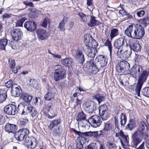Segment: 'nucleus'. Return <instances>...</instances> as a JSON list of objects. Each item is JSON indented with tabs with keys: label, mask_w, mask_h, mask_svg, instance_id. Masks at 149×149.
I'll use <instances>...</instances> for the list:
<instances>
[{
	"label": "nucleus",
	"mask_w": 149,
	"mask_h": 149,
	"mask_svg": "<svg viewBox=\"0 0 149 149\" xmlns=\"http://www.w3.org/2000/svg\"><path fill=\"white\" fill-rule=\"evenodd\" d=\"M142 66L135 65L129 71L130 74L132 77L136 78L138 77V82L136 86L135 92L138 96H140V91L142 86L146 80L149 75V72L146 70H143Z\"/></svg>",
	"instance_id": "obj_1"
},
{
	"label": "nucleus",
	"mask_w": 149,
	"mask_h": 149,
	"mask_svg": "<svg viewBox=\"0 0 149 149\" xmlns=\"http://www.w3.org/2000/svg\"><path fill=\"white\" fill-rule=\"evenodd\" d=\"M84 50L85 53L88 57L91 59H89L84 66V70L88 74H95L98 71L96 64L93 61L94 58L97 52L96 48H85L84 47Z\"/></svg>",
	"instance_id": "obj_2"
},
{
	"label": "nucleus",
	"mask_w": 149,
	"mask_h": 149,
	"mask_svg": "<svg viewBox=\"0 0 149 149\" xmlns=\"http://www.w3.org/2000/svg\"><path fill=\"white\" fill-rule=\"evenodd\" d=\"M125 33L129 37L140 39L145 34V29L141 25L136 24L133 26L131 24L125 30Z\"/></svg>",
	"instance_id": "obj_3"
},
{
	"label": "nucleus",
	"mask_w": 149,
	"mask_h": 149,
	"mask_svg": "<svg viewBox=\"0 0 149 149\" xmlns=\"http://www.w3.org/2000/svg\"><path fill=\"white\" fill-rule=\"evenodd\" d=\"M145 123L142 121L139 125V128L132 136V146L136 148L138 145L141 142L143 139L146 140L147 138V134L144 132Z\"/></svg>",
	"instance_id": "obj_4"
},
{
	"label": "nucleus",
	"mask_w": 149,
	"mask_h": 149,
	"mask_svg": "<svg viewBox=\"0 0 149 149\" xmlns=\"http://www.w3.org/2000/svg\"><path fill=\"white\" fill-rule=\"evenodd\" d=\"M66 71L64 68L60 66L54 70L53 78L56 82L64 79L66 77Z\"/></svg>",
	"instance_id": "obj_5"
},
{
	"label": "nucleus",
	"mask_w": 149,
	"mask_h": 149,
	"mask_svg": "<svg viewBox=\"0 0 149 149\" xmlns=\"http://www.w3.org/2000/svg\"><path fill=\"white\" fill-rule=\"evenodd\" d=\"M113 45L114 47L118 49V52L120 53L123 51V47H127L128 46L126 40L123 37H120L116 39Z\"/></svg>",
	"instance_id": "obj_6"
},
{
	"label": "nucleus",
	"mask_w": 149,
	"mask_h": 149,
	"mask_svg": "<svg viewBox=\"0 0 149 149\" xmlns=\"http://www.w3.org/2000/svg\"><path fill=\"white\" fill-rule=\"evenodd\" d=\"M29 133V130L27 128H22L20 129L17 132H16L14 137L18 141H22L25 136L28 135Z\"/></svg>",
	"instance_id": "obj_7"
},
{
	"label": "nucleus",
	"mask_w": 149,
	"mask_h": 149,
	"mask_svg": "<svg viewBox=\"0 0 149 149\" xmlns=\"http://www.w3.org/2000/svg\"><path fill=\"white\" fill-rule=\"evenodd\" d=\"M88 122L94 128L99 127L102 123L100 117L97 115H93L89 117Z\"/></svg>",
	"instance_id": "obj_8"
},
{
	"label": "nucleus",
	"mask_w": 149,
	"mask_h": 149,
	"mask_svg": "<svg viewBox=\"0 0 149 149\" xmlns=\"http://www.w3.org/2000/svg\"><path fill=\"white\" fill-rule=\"evenodd\" d=\"M107 63V59L105 56L100 55L97 56L95 59L94 63L97 66L104 68L106 66Z\"/></svg>",
	"instance_id": "obj_9"
},
{
	"label": "nucleus",
	"mask_w": 149,
	"mask_h": 149,
	"mask_svg": "<svg viewBox=\"0 0 149 149\" xmlns=\"http://www.w3.org/2000/svg\"><path fill=\"white\" fill-rule=\"evenodd\" d=\"M96 104L94 101H88L83 104L84 109L88 113H92L96 109Z\"/></svg>",
	"instance_id": "obj_10"
},
{
	"label": "nucleus",
	"mask_w": 149,
	"mask_h": 149,
	"mask_svg": "<svg viewBox=\"0 0 149 149\" xmlns=\"http://www.w3.org/2000/svg\"><path fill=\"white\" fill-rule=\"evenodd\" d=\"M16 105L15 103L10 104L5 107L4 111L8 115H16Z\"/></svg>",
	"instance_id": "obj_11"
},
{
	"label": "nucleus",
	"mask_w": 149,
	"mask_h": 149,
	"mask_svg": "<svg viewBox=\"0 0 149 149\" xmlns=\"http://www.w3.org/2000/svg\"><path fill=\"white\" fill-rule=\"evenodd\" d=\"M108 111V107L105 104L102 105L99 107V114L102 119L105 120L108 118L109 117Z\"/></svg>",
	"instance_id": "obj_12"
},
{
	"label": "nucleus",
	"mask_w": 149,
	"mask_h": 149,
	"mask_svg": "<svg viewBox=\"0 0 149 149\" xmlns=\"http://www.w3.org/2000/svg\"><path fill=\"white\" fill-rule=\"evenodd\" d=\"M22 93V91L20 86L14 84L11 88V95L14 97H17Z\"/></svg>",
	"instance_id": "obj_13"
},
{
	"label": "nucleus",
	"mask_w": 149,
	"mask_h": 149,
	"mask_svg": "<svg viewBox=\"0 0 149 149\" xmlns=\"http://www.w3.org/2000/svg\"><path fill=\"white\" fill-rule=\"evenodd\" d=\"M128 45L131 50L132 49L135 52H137L141 49V47L137 40H129Z\"/></svg>",
	"instance_id": "obj_14"
},
{
	"label": "nucleus",
	"mask_w": 149,
	"mask_h": 149,
	"mask_svg": "<svg viewBox=\"0 0 149 149\" xmlns=\"http://www.w3.org/2000/svg\"><path fill=\"white\" fill-rule=\"evenodd\" d=\"M11 34L13 39L16 41L21 39L23 36V33L19 29H15L11 32Z\"/></svg>",
	"instance_id": "obj_15"
},
{
	"label": "nucleus",
	"mask_w": 149,
	"mask_h": 149,
	"mask_svg": "<svg viewBox=\"0 0 149 149\" xmlns=\"http://www.w3.org/2000/svg\"><path fill=\"white\" fill-rule=\"evenodd\" d=\"M28 105H23L20 104L16 106V115L17 113L21 115H26L27 109Z\"/></svg>",
	"instance_id": "obj_16"
},
{
	"label": "nucleus",
	"mask_w": 149,
	"mask_h": 149,
	"mask_svg": "<svg viewBox=\"0 0 149 149\" xmlns=\"http://www.w3.org/2000/svg\"><path fill=\"white\" fill-rule=\"evenodd\" d=\"M75 58L79 63L83 64L85 61V59L82 50H78L76 52Z\"/></svg>",
	"instance_id": "obj_17"
},
{
	"label": "nucleus",
	"mask_w": 149,
	"mask_h": 149,
	"mask_svg": "<svg viewBox=\"0 0 149 149\" xmlns=\"http://www.w3.org/2000/svg\"><path fill=\"white\" fill-rule=\"evenodd\" d=\"M24 27L28 31H33L36 28V24L34 22L26 21L24 24Z\"/></svg>",
	"instance_id": "obj_18"
},
{
	"label": "nucleus",
	"mask_w": 149,
	"mask_h": 149,
	"mask_svg": "<svg viewBox=\"0 0 149 149\" xmlns=\"http://www.w3.org/2000/svg\"><path fill=\"white\" fill-rule=\"evenodd\" d=\"M136 126V122L135 119L130 117L125 126V129L127 130L132 131Z\"/></svg>",
	"instance_id": "obj_19"
},
{
	"label": "nucleus",
	"mask_w": 149,
	"mask_h": 149,
	"mask_svg": "<svg viewBox=\"0 0 149 149\" xmlns=\"http://www.w3.org/2000/svg\"><path fill=\"white\" fill-rule=\"evenodd\" d=\"M5 131L8 133H14L17 130L16 125L15 124L8 123L6 124L5 128Z\"/></svg>",
	"instance_id": "obj_20"
},
{
	"label": "nucleus",
	"mask_w": 149,
	"mask_h": 149,
	"mask_svg": "<svg viewBox=\"0 0 149 149\" xmlns=\"http://www.w3.org/2000/svg\"><path fill=\"white\" fill-rule=\"evenodd\" d=\"M93 40V38L91 35H85L84 41L85 46L84 47H85V48H91Z\"/></svg>",
	"instance_id": "obj_21"
},
{
	"label": "nucleus",
	"mask_w": 149,
	"mask_h": 149,
	"mask_svg": "<svg viewBox=\"0 0 149 149\" xmlns=\"http://www.w3.org/2000/svg\"><path fill=\"white\" fill-rule=\"evenodd\" d=\"M37 34L39 38L42 40H44L48 37V34L46 30L44 29L40 28L37 31Z\"/></svg>",
	"instance_id": "obj_22"
},
{
	"label": "nucleus",
	"mask_w": 149,
	"mask_h": 149,
	"mask_svg": "<svg viewBox=\"0 0 149 149\" xmlns=\"http://www.w3.org/2000/svg\"><path fill=\"white\" fill-rule=\"evenodd\" d=\"M38 112L36 109L32 106L28 105L27 108L26 115L29 114L33 117L36 118L38 116Z\"/></svg>",
	"instance_id": "obj_23"
},
{
	"label": "nucleus",
	"mask_w": 149,
	"mask_h": 149,
	"mask_svg": "<svg viewBox=\"0 0 149 149\" xmlns=\"http://www.w3.org/2000/svg\"><path fill=\"white\" fill-rule=\"evenodd\" d=\"M101 23L98 20L96 19L95 17L91 16V19L87 24L89 27H93L100 25Z\"/></svg>",
	"instance_id": "obj_24"
},
{
	"label": "nucleus",
	"mask_w": 149,
	"mask_h": 149,
	"mask_svg": "<svg viewBox=\"0 0 149 149\" xmlns=\"http://www.w3.org/2000/svg\"><path fill=\"white\" fill-rule=\"evenodd\" d=\"M20 99L27 103L30 102L32 100L33 96L27 93H22L20 96Z\"/></svg>",
	"instance_id": "obj_25"
},
{
	"label": "nucleus",
	"mask_w": 149,
	"mask_h": 149,
	"mask_svg": "<svg viewBox=\"0 0 149 149\" xmlns=\"http://www.w3.org/2000/svg\"><path fill=\"white\" fill-rule=\"evenodd\" d=\"M119 29L118 27H112L111 29L110 33V37L111 40L119 35Z\"/></svg>",
	"instance_id": "obj_26"
},
{
	"label": "nucleus",
	"mask_w": 149,
	"mask_h": 149,
	"mask_svg": "<svg viewBox=\"0 0 149 149\" xmlns=\"http://www.w3.org/2000/svg\"><path fill=\"white\" fill-rule=\"evenodd\" d=\"M61 123L60 119H56L50 121L49 125L48 126L49 129L51 130L54 127H56L58 125Z\"/></svg>",
	"instance_id": "obj_27"
},
{
	"label": "nucleus",
	"mask_w": 149,
	"mask_h": 149,
	"mask_svg": "<svg viewBox=\"0 0 149 149\" xmlns=\"http://www.w3.org/2000/svg\"><path fill=\"white\" fill-rule=\"evenodd\" d=\"M120 123L122 126H124L126 124L127 121V117L125 113H122L120 116Z\"/></svg>",
	"instance_id": "obj_28"
},
{
	"label": "nucleus",
	"mask_w": 149,
	"mask_h": 149,
	"mask_svg": "<svg viewBox=\"0 0 149 149\" xmlns=\"http://www.w3.org/2000/svg\"><path fill=\"white\" fill-rule=\"evenodd\" d=\"M94 99H96L97 101L99 104H100L102 102L105 100V97L103 96L101 94H96L93 96Z\"/></svg>",
	"instance_id": "obj_29"
},
{
	"label": "nucleus",
	"mask_w": 149,
	"mask_h": 149,
	"mask_svg": "<svg viewBox=\"0 0 149 149\" xmlns=\"http://www.w3.org/2000/svg\"><path fill=\"white\" fill-rule=\"evenodd\" d=\"M121 65V66L123 67V69L125 72L127 71L129 69L130 67V64L128 62L126 61H120L119 63Z\"/></svg>",
	"instance_id": "obj_30"
},
{
	"label": "nucleus",
	"mask_w": 149,
	"mask_h": 149,
	"mask_svg": "<svg viewBox=\"0 0 149 149\" xmlns=\"http://www.w3.org/2000/svg\"><path fill=\"white\" fill-rule=\"evenodd\" d=\"M73 60L72 58H66L61 61L62 64L66 66H69L72 63Z\"/></svg>",
	"instance_id": "obj_31"
},
{
	"label": "nucleus",
	"mask_w": 149,
	"mask_h": 149,
	"mask_svg": "<svg viewBox=\"0 0 149 149\" xmlns=\"http://www.w3.org/2000/svg\"><path fill=\"white\" fill-rule=\"evenodd\" d=\"M98 136V131H89L84 132V136L93 137L94 138H97Z\"/></svg>",
	"instance_id": "obj_32"
},
{
	"label": "nucleus",
	"mask_w": 149,
	"mask_h": 149,
	"mask_svg": "<svg viewBox=\"0 0 149 149\" xmlns=\"http://www.w3.org/2000/svg\"><path fill=\"white\" fill-rule=\"evenodd\" d=\"M8 42V40L6 38L0 39V49L3 50H5Z\"/></svg>",
	"instance_id": "obj_33"
},
{
	"label": "nucleus",
	"mask_w": 149,
	"mask_h": 149,
	"mask_svg": "<svg viewBox=\"0 0 149 149\" xmlns=\"http://www.w3.org/2000/svg\"><path fill=\"white\" fill-rule=\"evenodd\" d=\"M104 45L105 46H107L109 50V51L110 56V57L111 58L113 47L111 42L109 40V39H108L104 43Z\"/></svg>",
	"instance_id": "obj_34"
},
{
	"label": "nucleus",
	"mask_w": 149,
	"mask_h": 149,
	"mask_svg": "<svg viewBox=\"0 0 149 149\" xmlns=\"http://www.w3.org/2000/svg\"><path fill=\"white\" fill-rule=\"evenodd\" d=\"M139 22L146 27L149 24V17H145L139 20Z\"/></svg>",
	"instance_id": "obj_35"
},
{
	"label": "nucleus",
	"mask_w": 149,
	"mask_h": 149,
	"mask_svg": "<svg viewBox=\"0 0 149 149\" xmlns=\"http://www.w3.org/2000/svg\"><path fill=\"white\" fill-rule=\"evenodd\" d=\"M62 132V130L60 129L59 127H55L53 129V135L54 136H59L61 134Z\"/></svg>",
	"instance_id": "obj_36"
},
{
	"label": "nucleus",
	"mask_w": 149,
	"mask_h": 149,
	"mask_svg": "<svg viewBox=\"0 0 149 149\" xmlns=\"http://www.w3.org/2000/svg\"><path fill=\"white\" fill-rule=\"evenodd\" d=\"M86 119V115L83 111L78 113L77 120V121L84 120Z\"/></svg>",
	"instance_id": "obj_37"
},
{
	"label": "nucleus",
	"mask_w": 149,
	"mask_h": 149,
	"mask_svg": "<svg viewBox=\"0 0 149 149\" xmlns=\"http://www.w3.org/2000/svg\"><path fill=\"white\" fill-rule=\"evenodd\" d=\"M54 93L48 92L44 96V99L46 100L50 101L54 97Z\"/></svg>",
	"instance_id": "obj_38"
},
{
	"label": "nucleus",
	"mask_w": 149,
	"mask_h": 149,
	"mask_svg": "<svg viewBox=\"0 0 149 149\" xmlns=\"http://www.w3.org/2000/svg\"><path fill=\"white\" fill-rule=\"evenodd\" d=\"M116 69L118 72L120 73L121 75L125 72L123 67L120 63H118L116 65Z\"/></svg>",
	"instance_id": "obj_39"
},
{
	"label": "nucleus",
	"mask_w": 149,
	"mask_h": 149,
	"mask_svg": "<svg viewBox=\"0 0 149 149\" xmlns=\"http://www.w3.org/2000/svg\"><path fill=\"white\" fill-rule=\"evenodd\" d=\"M141 93L143 96L149 97V87L143 88L141 91Z\"/></svg>",
	"instance_id": "obj_40"
},
{
	"label": "nucleus",
	"mask_w": 149,
	"mask_h": 149,
	"mask_svg": "<svg viewBox=\"0 0 149 149\" xmlns=\"http://www.w3.org/2000/svg\"><path fill=\"white\" fill-rule=\"evenodd\" d=\"M7 97L6 92L4 91L2 93L0 94V103H1L4 102L6 99Z\"/></svg>",
	"instance_id": "obj_41"
},
{
	"label": "nucleus",
	"mask_w": 149,
	"mask_h": 149,
	"mask_svg": "<svg viewBox=\"0 0 149 149\" xmlns=\"http://www.w3.org/2000/svg\"><path fill=\"white\" fill-rule=\"evenodd\" d=\"M112 128V125L111 123L109 122H107L104 124V128L103 130L105 131H108L110 130Z\"/></svg>",
	"instance_id": "obj_42"
},
{
	"label": "nucleus",
	"mask_w": 149,
	"mask_h": 149,
	"mask_svg": "<svg viewBox=\"0 0 149 149\" xmlns=\"http://www.w3.org/2000/svg\"><path fill=\"white\" fill-rule=\"evenodd\" d=\"M76 91H77L78 93L81 94H83L86 91V89L81 86H79L76 87Z\"/></svg>",
	"instance_id": "obj_43"
},
{
	"label": "nucleus",
	"mask_w": 149,
	"mask_h": 149,
	"mask_svg": "<svg viewBox=\"0 0 149 149\" xmlns=\"http://www.w3.org/2000/svg\"><path fill=\"white\" fill-rule=\"evenodd\" d=\"M131 53V50H126L123 52V55L125 59H127L129 58V57L130 56Z\"/></svg>",
	"instance_id": "obj_44"
},
{
	"label": "nucleus",
	"mask_w": 149,
	"mask_h": 149,
	"mask_svg": "<svg viewBox=\"0 0 149 149\" xmlns=\"http://www.w3.org/2000/svg\"><path fill=\"white\" fill-rule=\"evenodd\" d=\"M29 81L31 83V84H32L34 88L36 89H37V88L38 87V82L35 80L33 79H29Z\"/></svg>",
	"instance_id": "obj_45"
},
{
	"label": "nucleus",
	"mask_w": 149,
	"mask_h": 149,
	"mask_svg": "<svg viewBox=\"0 0 149 149\" xmlns=\"http://www.w3.org/2000/svg\"><path fill=\"white\" fill-rule=\"evenodd\" d=\"M25 18L22 17L18 21L16 24V26H22L23 23L25 21Z\"/></svg>",
	"instance_id": "obj_46"
},
{
	"label": "nucleus",
	"mask_w": 149,
	"mask_h": 149,
	"mask_svg": "<svg viewBox=\"0 0 149 149\" xmlns=\"http://www.w3.org/2000/svg\"><path fill=\"white\" fill-rule=\"evenodd\" d=\"M32 146H31L30 147L31 148H34L38 145V143L35 138L33 137H32Z\"/></svg>",
	"instance_id": "obj_47"
},
{
	"label": "nucleus",
	"mask_w": 149,
	"mask_h": 149,
	"mask_svg": "<svg viewBox=\"0 0 149 149\" xmlns=\"http://www.w3.org/2000/svg\"><path fill=\"white\" fill-rule=\"evenodd\" d=\"M108 143V147L109 149H117V147L115 143L110 142Z\"/></svg>",
	"instance_id": "obj_48"
},
{
	"label": "nucleus",
	"mask_w": 149,
	"mask_h": 149,
	"mask_svg": "<svg viewBox=\"0 0 149 149\" xmlns=\"http://www.w3.org/2000/svg\"><path fill=\"white\" fill-rule=\"evenodd\" d=\"M54 106L52 103L49 102L46 106L45 108L47 111L48 112L50 111V110L53 108Z\"/></svg>",
	"instance_id": "obj_49"
},
{
	"label": "nucleus",
	"mask_w": 149,
	"mask_h": 149,
	"mask_svg": "<svg viewBox=\"0 0 149 149\" xmlns=\"http://www.w3.org/2000/svg\"><path fill=\"white\" fill-rule=\"evenodd\" d=\"M9 64L10 68H14L15 66V60L10 58L9 59Z\"/></svg>",
	"instance_id": "obj_50"
},
{
	"label": "nucleus",
	"mask_w": 149,
	"mask_h": 149,
	"mask_svg": "<svg viewBox=\"0 0 149 149\" xmlns=\"http://www.w3.org/2000/svg\"><path fill=\"white\" fill-rule=\"evenodd\" d=\"M49 19L47 17L44 18L41 26L45 28H46L48 22L49 21Z\"/></svg>",
	"instance_id": "obj_51"
},
{
	"label": "nucleus",
	"mask_w": 149,
	"mask_h": 149,
	"mask_svg": "<svg viewBox=\"0 0 149 149\" xmlns=\"http://www.w3.org/2000/svg\"><path fill=\"white\" fill-rule=\"evenodd\" d=\"M78 15L81 17V19H82V21L84 23L86 22V21L85 19L86 15L85 14L82 13H79L78 14Z\"/></svg>",
	"instance_id": "obj_52"
},
{
	"label": "nucleus",
	"mask_w": 149,
	"mask_h": 149,
	"mask_svg": "<svg viewBox=\"0 0 149 149\" xmlns=\"http://www.w3.org/2000/svg\"><path fill=\"white\" fill-rule=\"evenodd\" d=\"M145 13V11L143 10H141L139 11L136 12V15L138 17H143Z\"/></svg>",
	"instance_id": "obj_53"
},
{
	"label": "nucleus",
	"mask_w": 149,
	"mask_h": 149,
	"mask_svg": "<svg viewBox=\"0 0 149 149\" xmlns=\"http://www.w3.org/2000/svg\"><path fill=\"white\" fill-rule=\"evenodd\" d=\"M65 24L60 22L59 23V26H58V29L61 31H64L65 30Z\"/></svg>",
	"instance_id": "obj_54"
},
{
	"label": "nucleus",
	"mask_w": 149,
	"mask_h": 149,
	"mask_svg": "<svg viewBox=\"0 0 149 149\" xmlns=\"http://www.w3.org/2000/svg\"><path fill=\"white\" fill-rule=\"evenodd\" d=\"M23 3L26 6H29L30 7H33L34 5L33 3L31 2H28L27 1H25L23 2Z\"/></svg>",
	"instance_id": "obj_55"
},
{
	"label": "nucleus",
	"mask_w": 149,
	"mask_h": 149,
	"mask_svg": "<svg viewBox=\"0 0 149 149\" xmlns=\"http://www.w3.org/2000/svg\"><path fill=\"white\" fill-rule=\"evenodd\" d=\"M18 124L21 127H23L26 124V122L24 120H19L18 121Z\"/></svg>",
	"instance_id": "obj_56"
},
{
	"label": "nucleus",
	"mask_w": 149,
	"mask_h": 149,
	"mask_svg": "<svg viewBox=\"0 0 149 149\" xmlns=\"http://www.w3.org/2000/svg\"><path fill=\"white\" fill-rule=\"evenodd\" d=\"M114 119L115 127H116L118 130H119V127L118 118L117 117L115 116L114 117Z\"/></svg>",
	"instance_id": "obj_57"
},
{
	"label": "nucleus",
	"mask_w": 149,
	"mask_h": 149,
	"mask_svg": "<svg viewBox=\"0 0 149 149\" xmlns=\"http://www.w3.org/2000/svg\"><path fill=\"white\" fill-rule=\"evenodd\" d=\"M14 84H13V81L12 80H9L5 83V85L7 88H10L12 87Z\"/></svg>",
	"instance_id": "obj_58"
},
{
	"label": "nucleus",
	"mask_w": 149,
	"mask_h": 149,
	"mask_svg": "<svg viewBox=\"0 0 149 149\" xmlns=\"http://www.w3.org/2000/svg\"><path fill=\"white\" fill-rule=\"evenodd\" d=\"M72 130L75 134L78 135L79 136L81 137L84 136V132H81L80 131H78L74 129H72Z\"/></svg>",
	"instance_id": "obj_59"
},
{
	"label": "nucleus",
	"mask_w": 149,
	"mask_h": 149,
	"mask_svg": "<svg viewBox=\"0 0 149 149\" xmlns=\"http://www.w3.org/2000/svg\"><path fill=\"white\" fill-rule=\"evenodd\" d=\"M92 43V46H91V48H96L97 47L98 45V43L93 38V40Z\"/></svg>",
	"instance_id": "obj_60"
},
{
	"label": "nucleus",
	"mask_w": 149,
	"mask_h": 149,
	"mask_svg": "<svg viewBox=\"0 0 149 149\" xmlns=\"http://www.w3.org/2000/svg\"><path fill=\"white\" fill-rule=\"evenodd\" d=\"M6 121L5 117L1 115H0V125H2Z\"/></svg>",
	"instance_id": "obj_61"
},
{
	"label": "nucleus",
	"mask_w": 149,
	"mask_h": 149,
	"mask_svg": "<svg viewBox=\"0 0 149 149\" xmlns=\"http://www.w3.org/2000/svg\"><path fill=\"white\" fill-rule=\"evenodd\" d=\"M77 146L78 149H82L83 148V146L82 144V141H81L79 143L77 144Z\"/></svg>",
	"instance_id": "obj_62"
},
{
	"label": "nucleus",
	"mask_w": 149,
	"mask_h": 149,
	"mask_svg": "<svg viewBox=\"0 0 149 149\" xmlns=\"http://www.w3.org/2000/svg\"><path fill=\"white\" fill-rule=\"evenodd\" d=\"M122 138L124 141L127 144L129 143V138L128 136L125 135Z\"/></svg>",
	"instance_id": "obj_63"
},
{
	"label": "nucleus",
	"mask_w": 149,
	"mask_h": 149,
	"mask_svg": "<svg viewBox=\"0 0 149 149\" xmlns=\"http://www.w3.org/2000/svg\"><path fill=\"white\" fill-rule=\"evenodd\" d=\"M119 12L120 14L122 15L123 16L125 15L126 14H127V12L124 9H123L122 10H120Z\"/></svg>",
	"instance_id": "obj_64"
}]
</instances>
